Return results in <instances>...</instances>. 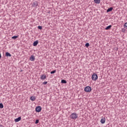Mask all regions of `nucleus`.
Here are the masks:
<instances>
[{
  "instance_id": "obj_26",
  "label": "nucleus",
  "mask_w": 127,
  "mask_h": 127,
  "mask_svg": "<svg viewBox=\"0 0 127 127\" xmlns=\"http://www.w3.org/2000/svg\"><path fill=\"white\" fill-rule=\"evenodd\" d=\"M0 127H2V125H0Z\"/></svg>"
},
{
  "instance_id": "obj_11",
  "label": "nucleus",
  "mask_w": 127,
  "mask_h": 127,
  "mask_svg": "<svg viewBox=\"0 0 127 127\" xmlns=\"http://www.w3.org/2000/svg\"><path fill=\"white\" fill-rule=\"evenodd\" d=\"M21 120V117H19L17 119H15V123H18V122H19V121H20Z\"/></svg>"
},
{
  "instance_id": "obj_25",
  "label": "nucleus",
  "mask_w": 127,
  "mask_h": 127,
  "mask_svg": "<svg viewBox=\"0 0 127 127\" xmlns=\"http://www.w3.org/2000/svg\"><path fill=\"white\" fill-rule=\"evenodd\" d=\"M0 59H1V54L0 53Z\"/></svg>"
},
{
  "instance_id": "obj_18",
  "label": "nucleus",
  "mask_w": 127,
  "mask_h": 127,
  "mask_svg": "<svg viewBox=\"0 0 127 127\" xmlns=\"http://www.w3.org/2000/svg\"><path fill=\"white\" fill-rule=\"evenodd\" d=\"M85 47L88 48V47H89V46H90V44L89 43H87L85 44Z\"/></svg>"
},
{
  "instance_id": "obj_15",
  "label": "nucleus",
  "mask_w": 127,
  "mask_h": 127,
  "mask_svg": "<svg viewBox=\"0 0 127 127\" xmlns=\"http://www.w3.org/2000/svg\"><path fill=\"white\" fill-rule=\"evenodd\" d=\"M61 83H62V84H67V81H66V80H65V79H62V80H61Z\"/></svg>"
},
{
  "instance_id": "obj_23",
  "label": "nucleus",
  "mask_w": 127,
  "mask_h": 127,
  "mask_svg": "<svg viewBox=\"0 0 127 127\" xmlns=\"http://www.w3.org/2000/svg\"><path fill=\"white\" fill-rule=\"evenodd\" d=\"M38 29H40V30H41V29H42V26H38Z\"/></svg>"
},
{
  "instance_id": "obj_3",
  "label": "nucleus",
  "mask_w": 127,
  "mask_h": 127,
  "mask_svg": "<svg viewBox=\"0 0 127 127\" xmlns=\"http://www.w3.org/2000/svg\"><path fill=\"white\" fill-rule=\"evenodd\" d=\"M92 91V88L90 86H86L84 88V91L86 92H91Z\"/></svg>"
},
{
  "instance_id": "obj_7",
  "label": "nucleus",
  "mask_w": 127,
  "mask_h": 127,
  "mask_svg": "<svg viewBox=\"0 0 127 127\" xmlns=\"http://www.w3.org/2000/svg\"><path fill=\"white\" fill-rule=\"evenodd\" d=\"M40 79L41 80H45V79H46V75H45L44 74L41 75Z\"/></svg>"
},
{
  "instance_id": "obj_17",
  "label": "nucleus",
  "mask_w": 127,
  "mask_h": 127,
  "mask_svg": "<svg viewBox=\"0 0 127 127\" xmlns=\"http://www.w3.org/2000/svg\"><path fill=\"white\" fill-rule=\"evenodd\" d=\"M18 38V36H14L13 37H12V39H16V38Z\"/></svg>"
},
{
  "instance_id": "obj_20",
  "label": "nucleus",
  "mask_w": 127,
  "mask_h": 127,
  "mask_svg": "<svg viewBox=\"0 0 127 127\" xmlns=\"http://www.w3.org/2000/svg\"><path fill=\"white\" fill-rule=\"evenodd\" d=\"M55 73H56V70H54L51 71V74H54Z\"/></svg>"
},
{
  "instance_id": "obj_9",
  "label": "nucleus",
  "mask_w": 127,
  "mask_h": 127,
  "mask_svg": "<svg viewBox=\"0 0 127 127\" xmlns=\"http://www.w3.org/2000/svg\"><path fill=\"white\" fill-rule=\"evenodd\" d=\"M5 56L6 57H11V55L8 52H6Z\"/></svg>"
},
{
  "instance_id": "obj_2",
  "label": "nucleus",
  "mask_w": 127,
  "mask_h": 127,
  "mask_svg": "<svg viewBox=\"0 0 127 127\" xmlns=\"http://www.w3.org/2000/svg\"><path fill=\"white\" fill-rule=\"evenodd\" d=\"M91 79L93 81H97V80H98V75H97L96 73H94L92 75Z\"/></svg>"
},
{
  "instance_id": "obj_8",
  "label": "nucleus",
  "mask_w": 127,
  "mask_h": 127,
  "mask_svg": "<svg viewBox=\"0 0 127 127\" xmlns=\"http://www.w3.org/2000/svg\"><path fill=\"white\" fill-rule=\"evenodd\" d=\"M38 40H36L34 42V43H33V46H37V44H38Z\"/></svg>"
},
{
  "instance_id": "obj_6",
  "label": "nucleus",
  "mask_w": 127,
  "mask_h": 127,
  "mask_svg": "<svg viewBox=\"0 0 127 127\" xmlns=\"http://www.w3.org/2000/svg\"><path fill=\"white\" fill-rule=\"evenodd\" d=\"M29 59L30 61H34V60H35V57H34L33 55H32L31 57H30Z\"/></svg>"
},
{
  "instance_id": "obj_13",
  "label": "nucleus",
  "mask_w": 127,
  "mask_h": 127,
  "mask_svg": "<svg viewBox=\"0 0 127 127\" xmlns=\"http://www.w3.org/2000/svg\"><path fill=\"white\" fill-rule=\"evenodd\" d=\"M112 28V25H110L108 26H107V27L105 28L106 30H110V29Z\"/></svg>"
},
{
  "instance_id": "obj_1",
  "label": "nucleus",
  "mask_w": 127,
  "mask_h": 127,
  "mask_svg": "<svg viewBox=\"0 0 127 127\" xmlns=\"http://www.w3.org/2000/svg\"><path fill=\"white\" fill-rule=\"evenodd\" d=\"M70 118L72 120H76V119H77V118H78V115H77V114H76V113H73L71 114V115L70 116Z\"/></svg>"
},
{
  "instance_id": "obj_24",
  "label": "nucleus",
  "mask_w": 127,
  "mask_h": 127,
  "mask_svg": "<svg viewBox=\"0 0 127 127\" xmlns=\"http://www.w3.org/2000/svg\"><path fill=\"white\" fill-rule=\"evenodd\" d=\"M48 82L47 81H45L43 83V85H46Z\"/></svg>"
},
{
  "instance_id": "obj_14",
  "label": "nucleus",
  "mask_w": 127,
  "mask_h": 127,
  "mask_svg": "<svg viewBox=\"0 0 127 127\" xmlns=\"http://www.w3.org/2000/svg\"><path fill=\"white\" fill-rule=\"evenodd\" d=\"M94 1L95 3H97L98 4H99V3H100L101 2L100 0H94Z\"/></svg>"
},
{
  "instance_id": "obj_5",
  "label": "nucleus",
  "mask_w": 127,
  "mask_h": 127,
  "mask_svg": "<svg viewBox=\"0 0 127 127\" xmlns=\"http://www.w3.org/2000/svg\"><path fill=\"white\" fill-rule=\"evenodd\" d=\"M38 6V1H35L32 4V6H33V7H36V6Z\"/></svg>"
},
{
  "instance_id": "obj_22",
  "label": "nucleus",
  "mask_w": 127,
  "mask_h": 127,
  "mask_svg": "<svg viewBox=\"0 0 127 127\" xmlns=\"http://www.w3.org/2000/svg\"><path fill=\"white\" fill-rule=\"evenodd\" d=\"M124 28H127V22L125 23L124 24Z\"/></svg>"
},
{
  "instance_id": "obj_21",
  "label": "nucleus",
  "mask_w": 127,
  "mask_h": 127,
  "mask_svg": "<svg viewBox=\"0 0 127 127\" xmlns=\"http://www.w3.org/2000/svg\"><path fill=\"white\" fill-rule=\"evenodd\" d=\"M38 123H39V120L37 119L35 121V124L36 125H37V124H38Z\"/></svg>"
},
{
  "instance_id": "obj_12",
  "label": "nucleus",
  "mask_w": 127,
  "mask_h": 127,
  "mask_svg": "<svg viewBox=\"0 0 127 127\" xmlns=\"http://www.w3.org/2000/svg\"><path fill=\"white\" fill-rule=\"evenodd\" d=\"M113 9H114V8H113V7H111L107 10V12H110L112 11V10H113Z\"/></svg>"
},
{
  "instance_id": "obj_4",
  "label": "nucleus",
  "mask_w": 127,
  "mask_h": 127,
  "mask_svg": "<svg viewBox=\"0 0 127 127\" xmlns=\"http://www.w3.org/2000/svg\"><path fill=\"white\" fill-rule=\"evenodd\" d=\"M35 111L36 113H40L41 112V107L37 106L36 107Z\"/></svg>"
},
{
  "instance_id": "obj_19",
  "label": "nucleus",
  "mask_w": 127,
  "mask_h": 127,
  "mask_svg": "<svg viewBox=\"0 0 127 127\" xmlns=\"http://www.w3.org/2000/svg\"><path fill=\"white\" fill-rule=\"evenodd\" d=\"M0 108L3 109V104L2 103H0Z\"/></svg>"
},
{
  "instance_id": "obj_10",
  "label": "nucleus",
  "mask_w": 127,
  "mask_h": 127,
  "mask_svg": "<svg viewBox=\"0 0 127 127\" xmlns=\"http://www.w3.org/2000/svg\"><path fill=\"white\" fill-rule=\"evenodd\" d=\"M30 100L31 101H35V100H36V98L35 97V96H32L30 97Z\"/></svg>"
},
{
  "instance_id": "obj_16",
  "label": "nucleus",
  "mask_w": 127,
  "mask_h": 127,
  "mask_svg": "<svg viewBox=\"0 0 127 127\" xmlns=\"http://www.w3.org/2000/svg\"><path fill=\"white\" fill-rule=\"evenodd\" d=\"M100 122L101 124H105V123H106V120L105 119H102Z\"/></svg>"
}]
</instances>
